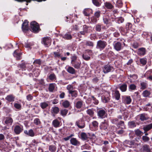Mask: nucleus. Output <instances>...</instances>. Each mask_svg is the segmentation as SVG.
Returning <instances> with one entry per match:
<instances>
[{"label": "nucleus", "mask_w": 152, "mask_h": 152, "mask_svg": "<svg viewBox=\"0 0 152 152\" xmlns=\"http://www.w3.org/2000/svg\"><path fill=\"white\" fill-rule=\"evenodd\" d=\"M77 56L74 54L71 57V63L72 66L75 69H80L81 67V62L79 60H77Z\"/></svg>", "instance_id": "1"}, {"label": "nucleus", "mask_w": 152, "mask_h": 152, "mask_svg": "<svg viewBox=\"0 0 152 152\" xmlns=\"http://www.w3.org/2000/svg\"><path fill=\"white\" fill-rule=\"evenodd\" d=\"M27 63L24 61L22 60L21 61V63L19 64L18 65V67L20 68V69H21L22 71H25L26 70L27 68L28 70H31L33 68L32 65H27Z\"/></svg>", "instance_id": "2"}, {"label": "nucleus", "mask_w": 152, "mask_h": 152, "mask_svg": "<svg viewBox=\"0 0 152 152\" xmlns=\"http://www.w3.org/2000/svg\"><path fill=\"white\" fill-rule=\"evenodd\" d=\"M109 126L108 122L104 120L103 122H101L99 125V129L101 132L105 133L108 131Z\"/></svg>", "instance_id": "3"}, {"label": "nucleus", "mask_w": 152, "mask_h": 152, "mask_svg": "<svg viewBox=\"0 0 152 152\" xmlns=\"http://www.w3.org/2000/svg\"><path fill=\"white\" fill-rule=\"evenodd\" d=\"M107 45V43L104 40H100L97 42L96 48L101 51L104 50Z\"/></svg>", "instance_id": "4"}, {"label": "nucleus", "mask_w": 152, "mask_h": 152, "mask_svg": "<svg viewBox=\"0 0 152 152\" xmlns=\"http://www.w3.org/2000/svg\"><path fill=\"white\" fill-rule=\"evenodd\" d=\"M93 54L92 50L87 49L82 54L83 58L86 61H88L91 59L90 56Z\"/></svg>", "instance_id": "5"}, {"label": "nucleus", "mask_w": 152, "mask_h": 152, "mask_svg": "<svg viewBox=\"0 0 152 152\" xmlns=\"http://www.w3.org/2000/svg\"><path fill=\"white\" fill-rule=\"evenodd\" d=\"M31 28L32 31L34 33H38L39 31V26L35 21H33L31 23Z\"/></svg>", "instance_id": "6"}, {"label": "nucleus", "mask_w": 152, "mask_h": 152, "mask_svg": "<svg viewBox=\"0 0 152 152\" xmlns=\"http://www.w3.org/2000/svg\"><path fill=\"white\" fill-rule=\"evenodd\" d=\"M121 97L122 102L125 104H129L132 102V100L129 96H122Z\"/></svg>", "instance_id": "7"}, {"label": "nucleus", "mask_w": 152, "mask_h": 152, "mask_svg": "<svg viewBox=\"0 0 152 152\" xmlns=\"http://www.w3.org/2000/svg\"><path fill=\"white\" fill-rule=\"evenodd\" d=\"M75 125L80 129L83 128L86 126L85 121L83 118L77 121L75 123Z\"/></svg>", "instance_id": "8"}, {"label": "nucleus", "mask_w": 152, "mask_h": 152, "mask_svg": "<svg viewBox=\"0 0 152 152\" xmlns=\"http://www.w3.org/2000/svg\"><path fill=\"white\" fill-rule=\"evenodd\" d=\"M12 115L9 114L7 116L4 118V120L5 121V123L8 126L12 125L13 122V120L11 117Z\"/></svg>", "instance_id": "9"}, {"label": "nucleus", "mask_w": 152, "mask_h": 152, "mask_svg": "<svg viewBox=\"0 0 152 152\" xmlns=\"http://www.w3.org/2000/svg\"><path fill=\"white\" fill-rule=\"evenodd\" d=\"M113 69V67L109 64L104 65L103 68V71L104 73L110 72Z\"/></svg>", "instance_id": "10"}, {"label": "nucleus", "mask_w": 152, "mask_h": 152, "mask_svg": "<svg viewBox=\"0 0 152 152\" xmlns=\"http://www.w3.org/2000/svg\"><path fill=\"white\" fill-rule=\"evenodd\" d=\"M42 42L45 46L48 47L50 44L51 39L50 37H45L42 38Z\"/></svg>", "instance_id": "11"}, {"label": "nucleus", "mask_w": 152, "mask_h": 152, "mask_svg": "<svg viewBox=\"0 0 152 152\" xmlns=\"http://www.w3.org/2000/svg\"><path fill=\"white\" fill-rule=\"evenodd\" d=\"M122 44L119 42H118L113 44L114 48L117 51H120L123 49V47Z\"/></svg>", "instance_id": "12"}, {"label": "nucleus", "mask_w": 152, "mask_h": 152, "mask_svg": "<svg viewBox=\"0 0 152 152\" xmlns=\"http://www.w3.org/2000/svg\"><path fill=\"white\" fill-rule=\"evenodd\" d=\"M97 115L101 118H104L106 117V111L103 109L99 110L98 111Z\"/></svg>", "instance_id": "13"}, {"label": "nucleus", "mask_w": 152, "mask_h": 152, "mask_svg": "<svg viewBox=\"0 0 152 152\" xmlns=\"http://www.w3.org/2000/svg\"><path fill=\"white\" fill-rule=\"evenodd\" d=\"M113 97L115 98V100H119L121 94L118 91L115 90L112 92Z\"/></svg>", "instance_id": "14"}, {"label": "nucleus", "mask_w": 152, "mask_h": 152, "mask_svg": "<svg viewBox=\"0 0 152 152\" xmlns=\"http://www.w3.org/2000/svg\"><path fill=\"white\" fill-rule=\"evenodd\" d=\"M141 152H151V149L149 146L147 144H144L141 148Z\"/></svg>", "instance_id": "15"}, {"label": "nucleus", "mask_w": 152, "mask_h": 152, "mask_svg": "<svg viewBox=\"0 0 152 152\" xmlns=\"http://www.w3.org/2000/svg\"><path fill=\"white\" fill-rule=\"evenodd\" d=\"M145 76L147 80H152V69L148 71L145 73Z\"/></svg>", "instance_id": "16"}, {"label": "nucleus", "mask_w": 152, "mask_h": 152, "mask_svg": "<svg viewBox=\"0 0 152 152\" xmlns=\"http://www.w3.org/2000/svg\"><path fill=\"white\" fill-rule=\"evenodd\" d=\"M71 144L74 146L80 145V142L75 138H71L70 140Z\"/></svg>", "instance_id": "17"}, {"label": "nucleus", "mask_w": 152, "mask_h": 152, "mask_svg": "<svg viewBox=\"0 0 152 152\" xmlns=\"http://www.w3.org/2000/svg\"><path fill=\"white\" fill-rule=\"evenodd\" d=\"M23 130V127H21L19 125L15 126L14 129V131L15 133L17 134H18Z\"/></svg>", "instance_id": "18"}, {"label": "nucleus", "mask_w": 152, "mask_h": 152, "mask_svg": "<svg viewBox=\"0 0 152 152\" xmlns=\"http://www.w3.org/2000/svg\"><path fill=\"white\" fill-rule=\"evenodd\" d=\"M18 51V50H16L13 53V56L17 60H19L21 59L22 54L21 53H19Z\"/></svg>", "instance_id": "19"}, {"label": "nucleus", "mask_w": 152, "mask_h": 152, "mask_svg": "<svg viewBox=\"0 0 152 152\" xmlns=\"http://www.w3.org/2000/svg\"><path fill=\"white\" fill-rule=\"evenodd\" d=\"M66 70L68 73L72 75H75L77 72V71L75 69L71 66H68Z\"/></svg>", "instance_id": "20"}, {"label": "nucleus", "mask_w": 152, "mask_h": 152, "mask_svg": "<svg viewBox=\"0 0 152 152\" xmlns=\"http://www.w3.org/2000/svg\"><path fill=\"white\" fill-rule=\"evenodd\" d=\"M127 85L126 83H123L120 85L118 88L122 92H125L127 90Z\"/></svg>", "instance_id": "21"}, {"label": "nucleus", "mask_w": 152, "mask_h": 152, "mask_svg": "<svg viewBox=\"0 0 152 152\" xmlns=\"http://www.w3.org/2000/svg\"><path fill=\"white\" fill-rule=\"evenodd\" d=\"M28 21L27 20H25L22 24V28L23 31H27L28 30Z\"/></svg>", "instance_id": "22"}, {"label": "nucleus", "mask_w": 152, "mask_h": 152, "mask_svg": "<svg viewBox=\"0 0 152 152\" xmlns=\"http://www.w3.org/2000/svg\"><path fill=\"white\" fill-rule=\"evenodd\" d=\"M137 53L140 56H143L146 53L145 49L143 48H139L138 50Z\"/></svg>", "instance_id": "23"}, {"label": "nucleus", "mask_w": 152, "mask_h": 152, "mask_svg": "<svg viewBox=\"0 0 152 152\" xmlns=\"http://www.w3.org/2000/svg\"><path fill=\"white\" fill-rule=\"evenodd\" d=\"M5 99L9 102H13L15 100V96L13 94H10L7 96Z\"/></svg>", "instance_id": "24"}, {"label": "nucleus", "mask_w": 152, "mask_h": 152, "mask_svg": "<svg viewBox=\"0 0 152 152\" xmlns=\"http://www.w3.org/2000/svg\"><path fill=\"white\" fill-rule=\"evenodd\" d=\"M81 44L84 45H85L86 46H89L93 47L94 46V44L93 42L91 41H84L82 42Z\"/></svg>", "instance_id": "25"}, {"label": "nucleus", "mask_w": 152, "mask_h": 152, "mask_svg": "<svg viewBox=\"0 0 152 152\" xmlns=\"http://www.w3.org/2000/svg\"><path fill=\"white\" fill-rule=\"evenodd\" d=\"M24 133L28 136L33 137L35 135V133L34 131L32 129H30L28 131L27 130H25Z\"/></svg>", "instance_id": "26"}, {"label": "nucleus", "mask_w": 152, "mask_h": 152, "mask_svg": "<svg viewBox=\"0 0 152 152\" xmlns=\"http://www.w3.org/2000/svg\"><path fill=\"white\" fill-rule=\"evenodd\" d=\"M60 122L57 119H55L53 120L52 123L53 126L55 128H58L60 126Z\"/></svg>", "instance_id": "27"}, {"label": "nucleus", "mask_w": 152, "mask_h": 152, "mask_svg": "<svg viewBox=\"0 0 152 152\" xmlns=\"http://www.w3.org/2000/svg\"><path fill=\"white\" fill-rule=\"evenodd\" d=\"M81 139L83 141H88V135L85 132H82L80 134Z\"/></svg>", "instance_id": "28"}, {"label": "nucleus", "mask_w": 152, "mask_h": 152, "mask_svg": "<svg viewBox=\"0 0 152 152\" xmlns=\"http://www.w3.org/2000/svg\"><path fill=\"white\" fill-rule=\"evenodd\" d=\"M140 89L144 90L146 89L148 86V83L147 81H141L140 83Z\"/></svg>", "instance_id": "29"}, {"label": "nucleus", "mask_w": 152, "mask_h": 152, "mask_svg": "<svg viewBox=\"0 0 152 152\" xmlns=\"http://www.w3.org/2000/svg\"><path fill=\"white\" fill-rule=\"evenodd\" d=\"M98 124L99 123L97 121H94L92 122L90 126H92L95 130H97L98 129Z\"/></svg>", "instance_id": "30"}, {"label": "nucleus", "mask_w": 152, "mask_h": 152, "mask_svg": "<svg viewBox=\"0 0 152 152\" xmlns=\"http://www.w3.org/2000/svg\"><path fill=\"white\" fill-rule=\"evenodd\" d=\"M48 78L53 82L56 81V76L54 73L50 74L48 76Z\"/></svg>", "instance_id": "31"}, {"label": "nucleus", "mask_w": 152, "mask_h": 152, "mask_svg": "<svg viewBox=\"0 0 152 152\" xmlns=\"http://www.w3.org/2000/svg\"><path fill=\"white\" fill-rule=\"evenodd\" d=\"M62 37L66 40H70L72 38V36L70 32H69L65 34Z\"/></svg>", "instance_id": "32"}, {"label": "nucleus", "mask_w": 152, "mask_h": 152, "mask_svg": "<svg viewBox=\"0 0 152 152\" xmlns=\"http://www.w3.org/2000/svg\"><path fill=\"white\" fill-rule=\"evenodd\" d=\"M152 128V123L146 125L143 127L145 132H148Z\"/></svg>", "instance_id": "33"}, {"label": "nucleus", "mask_w": 152, "mask_h": 152, "mask_svg": "<svg viewBox=\"0 0 152 152\" xmlns=\"http://www.w3.org/2000/svg\"><path fill=\"white\" fill-rule=\"evenodd\" d=\"M92 11L91 9L86 8L84 10L83 12L85 16H88L90 15Z\"/></svg>", "instance_id": "34"}, {"label": "nucleus", "mask_w": 152, "mask_h": 152, "mask_svg": "<svg viewBox=\"0 0 152 152\" xmlns=\"http://www.w3.org/2000/svg\"><path fill=\"white\" fill-rule=\"evenodd\" d=\"M59 109L58 107H57L55 106L52 108L51 112L52 113L57 114L59 113Z\"/></svg>", "instance_id": "35"}, {"label": "nucleus", "mask_w": 152, "mask_h": 152, "mask_svg": "<svg viewBox=\"0 0 152 152\" xmlns=\"http://www.w3.org/2000/svg\"><path fill=\"white\" fill-rule=\"evenodd\" d=\"M83 101L82 100L77 101L75 104V107L78 109L81 107L83 104Z\"/></svg>", "instance_id": "36"}, {"label": "nucleus", "mask_w": 152, "mask_h": 152, "mask_svg": "<svg viewBox=\"0 0 152 152\" xmlns=\"http://www.w3.org/2000/svg\"><path fill=\"white\" fill-rule=\"evenodd\" d=\"M55 83H51L49 84L48 89L50 92H53L55 88Z\"/></svg>", "instance_id": "37"}, {"label": "nucleus", "mask_w": 152, "mask_h": 152, "mask_svg": "<svg viewBox=\"0 0 152 152\" xmlns=\"http://www.w3.org/2000/svg\"><path fill=\"white\" fill-rule=\"evenodd\" d=\"M102 24L100 23L96 24L95 26V28L96 31L98 32H100L102 29Z\"/></svg>", "instance_id": "38"}, {"label": "nucleus", "mask_w": 152, "mask_h": 152, "mask_svg": "<svg viewBox=\"0 0 152 152\" xmlns=\"http://www.w3.org/2000/svg\"><path fill=\"white\" fill-rule=\"evenodd\" d=\"M69 94L73 97H76L77 95V92L76 90H72L69 91Z\"/></svg>", "instance_id": "39"}, {"label": "nucleus", "mask_w": 152, "mask_h": 152, "mask_svg": "<svg viewBox=\"0 0 152 152\" xmlns=\"http://www.w3.org/2000/svg\"><path fill=\"white\" fill-rule=\"evenodd\" d=\"M53 53L54 55V58L55 59L60 58L61 57V55L59 52H54Z\"/></svg>", "instance_id": "40"}, {"label": "nucleus", "mask_w": 152, "mask_h": 152, "mask_svg": "<svg viewBox=\"0 0 152 152\" xmlns=\"http://www.w3.org/2000/svg\"><path fill=\"white\" fill-rule=\"evenodd\" d=\"M103 20L104 24L107 25L109 23V17L107 15L104 16L103 17Z\"/></svg>", "instance_id": "41"}, {"label": "nucleus", "mask_w": 152, "mask_h": 152, "mask_svg": "<svg viewBox=\"0 0 152 152\" xmlns=\"http://www.w3.org/2000/svg\"><path fill=\"white\" fill-rule=\"evenodd\" d=\"M40 106L43 109L46 108L48 106V102H44L40 103Z\"/></svg>", "instance_id": "42"}, {"label": "nucleus", "mask_w": 152, "mask_h": 152, "mask_svg": "<svg viewBox=\"0 0 152 152\" xmlns=\"http://www.w3.org/2000/svg\"><path fill=\"white\" fill-rule=\"evenodd\" d=\"M70 105L69 102L67 100H65L62 103V105L64 108H68L69 107Z\"/></svg>", "instance_id": "43"}, {"label": "nucleus", "mask_w": 152, "mask_h": 152, "mask_svg": "<svg viewBox=\"0 0 152 152\" xmlns=\"http://www.w3.org/2000/svg\"><path fill=\"white\" fill-rule=\"evenodd\" d=\"M68 112V110L66 109H64L60 110V114L63 116H66Z\"/></svg>", "instance_id": "44"}, {"label": "nucleus", "mask_w": 152, "mask_h": 152, "mask_svg": "<svg viewBox=\"0 0 152 152\" xmlns=\"http://www.w3.org/2000/svg\"><path fill=\"white\" fill-rule=\"evenodd\" d=\"M86 112L90 116L92 117L94 116V113L93 109H88Z\"/></svg>", "instance_id": "45"}, {"label": "nucleus", "mask_w": 152, "mask_h": 152, "mask_svg": "<svg viewBox=\"0 0 152 152\" xmlns=\"http://www.w3.org/2000/svg\"><path fill=\"white\" fill-rule=\"evenodd\" d=\"M49 150L51 152H55L56 149V147L53 145H50L49 147Z\"/></svg>", "instance_id": "46"}, {"label": "nucleus", "mask_w": 152, "mask_h": 152, "mask_svg": "<svg viewBox=\"0 0 152 152\" xmlns=\"http://www.w3.org/2000/svg\"><path fill=\"white\" fill-rule=\"evenodd\" d=\"M150 138L146 136H143L142 137V141L143 142H148L150 140Z\"/></svg>", "instance_id": "47"}, {"label": "nucleus", "mask_w": 152, "mask_h": 152, "mask_svg": "<svg viewBox=\"0 0 152 152\" xmlns=\"http://www.w3.org/2000/svg\"><path fill=\"white\" fill-rule=\"evenodd\" d=\"M132 26V24L130 23H128L126 24V33L131 29Z\"/></svg>", "instance_id": "48"}, {"label": "nucleus", "mask_w": 152, "mask_h": 152, "mask_svg": "<svg viewBox=\"0 0 152 152\" xmlns=\"http://www.w3.org/2000/svg\"><path fill=\"white\" fill-rule=\"evenodd\" d=\"M151 94L150 92L147 90L144 91L142 93V95L144 97H147L149 96Z\"/></svg>", "instance_id": "49"}, {"label": "nucleus", "mask_w": 152, "mask_h": 152, "mask_svg": "<svg viewBox=\"0 0 152 152\" xmlns=\"http://www.w3.org/2000/svg\"><path fill=\"white\" fill-rule=\"evenodd\" d=\"M140 119L141 121H144L148 120V118L145 116V113H142L140 114L139 115Z\"/></svg>", "instance_id": "50"}, {"label": "nucleus", "mask_w": 152, "mask_h": 152, "mask_svg": "<svg viewBox=\"0 0 152 152\" xmlns=\"http://www.w3.org/2000/svg\"><path fill=\"white\" fill-rule=\"evenodd\" d=\"M128 124L130 127L131 128H133L135 127L136 124L134 121H130L129 122Z\"/></svg>", "instance_id": "51"}, {"label": "nucleus", "mask_w": 152, "mask_h": 152, "mask_svg": "<svg viewBox=\"0 0 152 152\" xmlns=\"http://www.w3.org/2000/svg\"><path fill=\"white\" fill-rule=\"evenodd\" d=\"M140 62L142 65H144L147 63V59L145 58H141L140 59Z\"/></svg>", "instance_id": "52"}, {"label": "nucleus", "mask_w": 152, "mask_h": 152, "mask_svg": "<svg viewBox=\"0 0 152 152\" xmlns=\"http://www.w3.org/2000/svg\"><path fill=\"white\" fill-rule=\"evenodd\" d=\"M136 86L134 84H131L129 86V90H134L136 89Z\"/></svg>", "instance_id": "53"}, {"label": "nucleus", "mask_w": 152, "mask_h": 152, "mask_svg": "<svg viewBox=\"0 0 152 152\" xmlns=\"http://www.w3.org/2000/svg\"><path fill=\"white\" fill-rule=\"evenodd\" d=\"M34 123L36 125H39L41 124L39 119L38 118H35L34 121Z\"/></svg>", "instance_id": "54"}, {"label": "nucleus", "mask_w": 152, "mask_h": 152, "mask_svg": "<svg viewBox=\"0 0 152 152\" xmlns=\"http://www.w3.org/2000/svg\"><path fill=\"white\" fill-rule=\"evenodd\" d=\"M105 7L108 9H111L113 7V6L109 2H106L105 3Z\"/></svg>", "instance_id": "55"}, {"label": "nucleus", "mask_w": 152, "mask_h": 152, "mask_svg": "<svg viewBox=\"0 0 152 152\" xmlns=\"http://www.w3.org/2000/svg\"><path fill=\"white\" fill-rule=\"evenodd\" d=\"M135 134L138 136H140L142 132L138 129L135 130Z\"/></svg>", "instance_id": "56"}, {"label": "nucleus", "mask_w": 152, "mask_h": 152, "mask_svg": "<svg viewBox=\"0 0 152 152\" xmlns=\"http://www.w3.org/2000/svg\"><path fill=\"white\" fill-rule=\"evenodd\" d=\"M96 38V34H91L90 36V38L91 40H95Z\"/></svg>", "instance_id": "57"}, {"label": "nucleus", "mask_w": 152, "mask_h": 152, "mask_svg": "<svg viewBox=\"0 0 152 152\" xmlns=\"http://www.w3.org/2000/svg\"><path fill=\"white\" fill-rule=\"evenodd\" d=\"M14 107L17 109L20 110L21 108V105L18 103H15L14 104Z\"/></svg>", "instance_id": "58"}, {"label": "nucleus", "mask_w": 152, "mask_h": 152, "mask_svg": "<svg viewBox=\"0 0 152 152\" xmlns=\"http://www.w3.org/2000/svg\"><path fill=\"white\" fill-rule=\"evenodd\" d=\"M118 120L117 118H115L112 119L111 120V123L114 124H115L117 125Z\"/></svg>", "instance_id": "59"}, {"label": "nucleus", "mask_w": 152, "mask_h": 152, "mask_svg": "<svg viewBox=\"0 0 152 152\" xmlns=\"http://www.w3.org/2000/svg\"><path fill=\"white\" fill-rule=\"evenodd\" d=\"M93 4L96 6H99L100 4L97 0H92Z\"/></svg>", "instance_id": "60"}, {"label": "nucleus", "mask_w": 152, "mask_h": 152, "mask_svg": "<svg viewBox=\"0 0 152 152\" xmlns=\"http://www.w3.org/2000/svg\"><path fill=\"white\" fill-rule=\"evenodd\" d=\"M124 20V18L121 17H119L118 18V22L119 23H122Z\"/></svg>", "instance_id": "61"}, {"label": "nucleus", "mask_w": 152, "mask_h": 152, "mask_svg": "<svg viewBox=\"0 0 152 152\" xmlns=\"http://www.w3.org/2000/svg\"><path fill=\"white\" fill-rule=\"evenodd\" d=\"M33 99V96L31 94H29L26 96V99L27 100L30 101L32 100Z\"/></svg>", "instance_id": "62"}, {"label": "nucleus", "mask_w": 152, "mask_h": 152, "mask_svg": "<svg viewBox=\"0 0 152 152\" xmlns=\"http://www.w3.org/2000/svg\"><path fill=\"white\" fill-rule=\"evenodd\" d=\"M102 100L104 102V103H107L108 102V101L110 100V99L109 98L107 97H102Z\"/></svg>", "instance_id": "63"}, {"label": "nucleus", "mask_w": 152, "mask_h": 152, "mask_svg": "<svg viewBox=\"0 0 152 152\" xmlns=\"http://www.w3.org/2000/svg\"><path fill=\"white\" fill-rule=\"evenodd\" d=\"M37 82L39 83V84L42 86L44 85H45V83L44 81V80L43 79L38 80Z\"/></svg>", "instance_id": "64"}]
</instances>
